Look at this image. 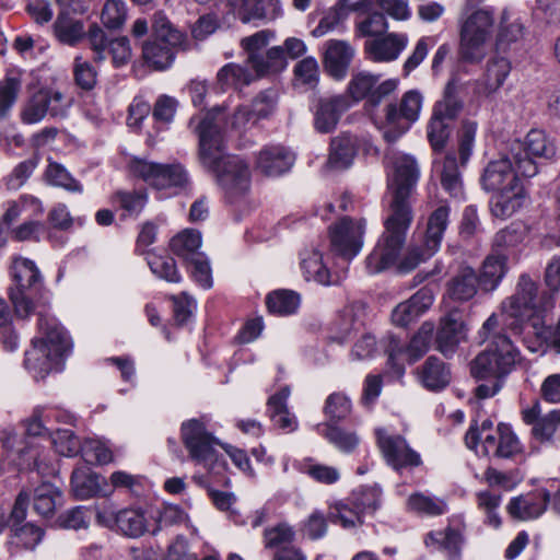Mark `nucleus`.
Instances as JSON below:
<instances>
[{
	"label": "nucleus",
	"mask_w": 560,
	"mask_h": 560,
	"mask_svg": "<svg viewBox=\"0 0 560 560\" xmlns=\"http://www.w3.org/2000/svg\"><path fill=\"white\" fill-rule=\"evenodd\" d=\"M378 79V75L366 71L353 74L348 83V95L353 102L368 98L372 105H378L385 96L392 94L398 86L397 79H388L377 84Z\"/></svg>",
	"instance_id": "nucleus-19"
},
{
	"label": "nucleus",
	"mask_w": 560,
	"mask_h": 560,
	"mask_svg": "<svg viewBox=\"0 0 560 560\" xmlns=\"http://www.w3.org/2000/svg\"><path fill=\"white\" fill-rule=\"evenodd\" d=\"M540 413V405L536 401L530 407L522 410V419L526 424L532 425V435L536 440L546 442L555 435L560 419L556 409L545 416Z\"/></svg>",
	"instance_id": "nucleus-24"
},
{
	"label": "nucleus",
	"mask_w": 560,
	"mask_h": 560,
	"mask_svg": "<svg viewBox=\"0 0 560 560\" xmlns=\"http://www.w3.org/2000/svg\"><path fill=\"white\" fill-rule=\"evenodd\" d=\"M347 500L355 511L360 512V516L363 518L365 514L374 513L380 506L381 490L376 487L361 488L353 491Z\"/></svg>",
	"instance_id": "nucleus-49"
},
{
	"label": "nucleus",
	"mask_w": 560,
	"mask_h": 560,
	"mask_svg": "<svg viewBox=\"0 0 560 560\" xmlns=\"http://www.w3.org/2000/svg\"><path fill=\"white\" fill-rule=\"evenodd\" d=\"M71 13L58 14L54 25L56 38L66 45L73 46L85 35L84 24L81 20L69 16Z\"/></svg>",
	"instance_id": "nucleus-37"
},
{
	"label": "nucleus",
	"mask_w": 560,
	"mask_h": 560,
	"mask_svg": "<svg viewBox=\"0 0 560 560\" xmlns=\"http://www.w3.org/2000/svg\"><path fill=\"white\" fill-rule=\"evenodd\" d=\"M72 491L80 500L90 499L96 495L108 497L112 489H108L107 480L89 469H78L71 477Z\"/></svg>",
	"instance_id": "nucleus-27"
},
{
	"label": "nucleus",
	"mask_w": 560,
	"mask_h": 560,
	"mask_svg": "<svg viewBox=\"0 0 560 560\" xmlns=\"http://www.w3.org/2000/svg\"><path fill=\"white\" fill-rule=\"evenodd\" d=\"M550 497L549 490L540 489L533 494L513 498L508 505V511L514 518L533 520L546 511Z\"/></svg>",
	"instance_id": "nucleus-25"
},
{
	"label": "nucleus",
	"mask_w": 560,
	"mask_h": 560,
	"mask_svg": "<svg viewBox=\"0 0 560 560\" xmlns=\"http://www.w3.org/2000/svg\"><path fill=\"white\" fill-rule=\"evenodd\" d=\"M14 287L10 289V300L15 315L27 318L35 310L34 298L40 289V275L35 264L27 258H15L13 261Z\"/></svg>",
	"instance_id": "nucleus-11"
},
{
	"label": "nucleus",
	"mask_w": 560,
	"mask_h": 560,
	"mask_svg": "<svg viewBox=\"0 0 560 560\" xmlns=\"http://www.w3.org/2000/svg\"><path fill=\"white\" fill-rule=\"evenodd\" d=\"M377 446L386 463L395 469L416 467L421 464L420 455L413 451L399 434H394L385 428H376Z\"/></svg>",
	"instance_id": "nucleus-17"
},
{
	"label": "nucleus",
	"mask_w": 560,
	"mask_h": 560,
	"mask_svg": "<svg viewBox=\"0 0 560 560\" xmlns=\"http://www.w3.org/2000/svg\"><path fill=\"white\" fill-rule=\"evenodd\" d=\"M127 18V8L122 0H107L101 13L102 23L110 30L119 28Z\"/></svg>",
	"instance_id": "nucleus-57"
},
{
	"label": "nucleus",
	"mask_w": 560,
	"mask_h": 560,
	"mask_svg": "<svg viewBox=\"0 0 560 560\" xmlns=\"http://www.w3.org/2000/svg\"><path fill=\"white\" fill-rule=\"evenodd\" d=\"M278 102V93L273 89H267L260 92L250 105L256 121L259 119L268 118L276 110Z\"/></svg>",
	"instance_id": "nucleus-58"
},
{
	"label": "nucleus",
	"mask_w": 560,
	"mask_h": 560,
	"mask_svg": "<svg viewBox=\"0 0 560 560\" xmlns=\"http://www.w3.org/2000/svg\"><path fill=\"white\" fill-rule=\"evenodd\" d=\"M129 173L142 179L156 190L168 191V195L186 186L188 174L179 163H158L148 159L132 158L128 163Z\"/></svg>",
	"instance_id": "nucleus-7"
},
{
	"label": "nucleus",
	"mask_w": 560,
	"mask_h": 560,
	"mask_svg": "<svg viewBox=\"0 0 560 560\" xmlns=\"http://www.w3.org/2000/svg\"><path fill=\"white\" fill-rule=\"evenodd\" d=\"M407 509L418 515L431 517L443 515L448 511L445 500L422 492L412 493L408 498Z\"/></svg>",
	"instance_id": "nucleus-38"
},
{
	"label": "nucleus",
	"mask_w": 560,
	"mask_h": 560,
	"mask_svg": "<svg viewBox=\"0 0 560 560\" xmlns=\"http://www.w3.org/2000/svg\"><path fill=\"white\" fill-rule=\"evenodd\" d=\"M464 339V324L453 315L442 318L436 334V349L445 357L452 355Z\"/></svg>",
	"instance_id": "nucleus-30"
},
{
	"label": "nucleus",
	"mask_w": 560,
	"mask_h": 560,
	"mask_svg": "<svg viewBox=\"0 0 560 560\" xmlns=\"http://www.w3.org/2000/svg\"><path fill=\"white\" fill-rule=\"evenodd\" d=\"M350 105L348 98L342 95L322 98L315 112L314 126L316 130L323 133L332 131L340 116Z\"/></svg>",
	"instance_id": "nucleus-26"
},
{
	"label": "nucleus",
	"mask_w": 560,
	"mask_h": 560,
	"mask_svg": "<svg viewBox=\"0 0 560 560\" xmlns=\"http://www.w3.org/2000/svg\"><path fill=\"white\" fill-rule=\"evenodd\" d=\"M452 124L433 115L427 126L428 140L435 152H441L451 136Z\"/></svg>",
	"instance_id": "nucleus-52"
},
{
	"label": "nucleus",
	"mask_w": 560,
	"mask_h": 560,
	"mask_svg": "<svg viewBox=\"0 0 560 560\" xmlns=\"http://www.w3.org/2000/svg\"><path fill=\"white\" fill-rule=\"evenodd\" d=\"M191 278L203 289L212 287V271L208 257L197 255V257L187 262Z\"/></svg>",
	"instance_id": "nucleus-62"
},
{
	"label": "nucleus",
	"mask_w": 560,
	"mask_h": 560,
	"mask_svg": "<svg viewBox=\"0 0 560 560\" xmlns=\"http://www.w3.org/2000/svg\"><path fill=\"white\" fill-rule=\"evenodd\" d=\"M114 201L124 211L125 218H137L148 202L145 190H119L114 196Z\"/></svg>",
	"instance_id": "nucleus-48"
},
{
	"label": "nucleus",
	"mask_w": 560,
	"mask_h": 560,
	"mask_svg": "<svg viewBox=\"0 0 560 560\" xmlns=\"http://www.w3.org/2000/svg\"><path fill=\"white\" fill-rule=\"evenodd\" d=\"M422 104L423 95L419 90L404 93L399 104H388L383 138L389 143L397 141L419 119Z\"/></svg>",
	"instance_id": "nucleus-14"
},
{
	"label": "nucleus",
	"mask_w": 560,
	"mask_h": 560,
	"mask_svg": "<svg viewBox=\"0 0 560 560\" xmlns=\"http://www.w3.org/2000/svg\"><path fill=\"white\" fill-rule=\"evenodd\" d=\"M201 247V234L195 230H185L184 232L174 236L171 241V248L173 253L182 258L186 264L202 255L199 250Z\"/></svg>",
	"instance_id": "nucleus-39"
},
{
	"label": "nucleus",
	"mask_w": 560,
	"mask_h": 560,
	"mask_svg": "<svg viewBox=\"0 0 560 560\" xmlns=\"http://www.w3.org/2000/svg\"><path fill=\"white\" fill-rule=\"evenodd\" d=\"M153 36L152 40L143 45L142 56L147 65L154 70H164L173 63L176 51L183 45L184 36L161 15H156L154 20Z\"/></svg>",
	"instance_id": "nucleus-10"
},
{
	"label": "nucleus",
	"mask_w": 560,
	"mask_h": 560,
	"mask_svg": "<svg viewBox=\"0 0 560 560\" xmlns=\"http://www.w3.org/2000/svg\"><path fill=\"white\" fill-rule=\"evenodd\" d=\"M522 176L514 165L511 152L499 160L490 161L481 175L482 188L494 191L491 198V213L500 219H506L523 207L526 194L518 177Z\"/></svg>",
	"instance_id": "nucleus-6"
},
{
	"label": "nucleus",
	"mask_w": 560,
	"mask_h": 560,
	"mask_svg": "<svg viewBox=\"0 0 560 560\" xmlns=\"http://www.w3.org/2000/svg\"><path fill=\"white\" fill-rule=\"evenodd\" d=\"M514 165L523 177H533L538 173L536 159H550L556 149L545 131L532 129L523 141H515L510 149Z\"/></svg>",
	"instance_id": "nucleus-12"
},
{
	"label": "nucleus",
	"mask_w": 560,
	"mask_h": 560,
	"mask_svg": "<svg viewBox=\"0 0 560 560\" xmlns=\"http://www.w3.org/2000/svg\"><path fill=\"white\" fill-rule=\"evenodd\" d=\"M420 383L429 390H441L451 382V371L447 365L436 357H429L418 370Z\"/></svg>",
	"instance_id": "nucleus-29"
},
{
	"label": "nucleus",
	"mask_w": 560,
	"mask_h": 560,
	"mask_svg": "<svg viewBox=\"0 0 560 560\" xmlns=\"http://www.w3.org/2000/svg\"><path fill=\"white\" fill-rule=\"evenodd\" d=\"M498 319L499 316L490 315L478 331V338L487 347L470 365L471 375L477 380L504 378L521 361V352L508 335L509 328Z\"/></svg>",
	"instance_id": "nucleus-4"
},
{
	"label": "nucleus",
	"mask_w": 560,
	"mask_h": 560,
	"mask_svg": "<svg viewBox=\"0 0 560 560\" xmlns=\"http://www.w3.org/2000/svg\"><path fill=\"white\" fill-rule=\"evenodd\" d=\"M266 304L270 313L285 316L298 311L301 298L295 291L280 289L267 295Z\"/></svg>",
	"instance_id": "nucleus-44"
},
{
	"label": "nucleus",
	"mask_w": 560,
	"mask_h": 560,
	"mask_svg": "<svg viewBox=\"0 0 560 560\" xmlns=\"http://www.w3.org/2000/svg\"><path fill=\"white\" fill-rule=\"evenodd\" d=\"M154 516L149 511L140 508L122 509L118 511V530L130 538L144 535L150 527V521Z\"/></svg>",
	"instance_id": "nucleus-28"
},
{
	"label": "nucleus",
	"mask_w": 560,
	"mask_h": 560,
	"mask_svg": "<svg viewBox=\"0 0 560 560\" xmlns=\"http://www.w3.org/2000/svg\"><path fill=\"white\" fill-rule=\"evenodd\" d=\"M147 261L151 271L156 277L168 282L178 283L182 281V276L177 270L176 262L173 257L149 253L147 256Z\"/></svg>",
	"instance_id": "nucleus-50"
},
{
	"label": "nucleus",
	"mask_w": 560,
	"mask_h": 560,
	"mask_svg": "<svg viewBox=\"0 0 560 560\" xmlns=\"http://www.w3.org/2000/svg\"><path fill=\"white\" fill-rule=\"evenodd\" d=\"M448 206L442 205L436 208L429 217L422 244L410 245L402 255L413 213L401 209H388L384 219V231L365 259L368 272L376 275L392 267H396L400 273L415 270L440 249L448 225Z\"/></svg>",
	"instance_id": "nucleus-1"
},
{
	"label": "nucleus",
	"mask_w": 560,
	"mask_h": 560,
	"mask_svg": "<svg viewBox=\"0 0 560 560\" xmlns=\"http://www.w3.org/2000/svg\"><path fill=\"white\" fill-rule=\"evenodd\" d=\"M22 89L19 75H5L0 80V119L5 118L15 104Z\"/></svg>",
	"instance_id": "nucleus-51"
},
{
	"label": "nucleus",
	"mask_w": 560,
	"mask_h": 560,
	"mask_svg": "<svg viewBox=\"0 0 560 560\" xmlns=\"http://www.w3.org/2000/svg\"><path fill=\"white\" fill-rule=\"evenodd\" d=\"M256 77L258 75H254L244 66L231 62L219 70L217 80L222 90L230 88L241 89L253 82Z\"/></svg>",
	"instance_id": "nucleus-45"
},
{
	"label": "nucleus",
	"mask_w": 560,
	"mask_h": 560,
	"mask_svg": "<svg viewBox=\"0 0 560 560\" xmlns=\"http://www.w3.org/2000/svg\"><path fill=\"white\" fill-rule=\"evenodd\" d=\"M440 177L442 187L452 197L462 198L464 196L463 183L455 152H447L445 154Z\"/></svg>",
	"instance_id": "nucleus-43"
},
{
	"label": "nucleus",
	"mask_w": 560,
	"mask_h": 560,
	"mask_svg": "<svg viewBox=\"0 0 560 560\" xmlns=\"http://www.w3.org/2000/svg\"><path fill=\"white\" fill-rule=\"evenodd\" d=\"M10 535V546L18 549L33 550L43 539V528L33 523L12 524Z\"/></svg>",
	"instance_id": "nucleus-41"
},
{
	"label": "nucleus",
	"mask_w": 560,
	"mask_h": 560,
	"mask_svg": "<svg viewBox=\"0 0 560 560\" xmlns=\"http://www.w3.org/2000/svg\"><path fill=\"white\" fill-rule=\"evenodd\" d=\"M182 438L190 457L197 463L208 466L209 463L218 460L214 450L218 441L199 420L191 419L184 422Z\"/></svg>",
	"instance_id": "nucleus-18"
},
{
	"label": "nucleus",
	"mask_w": 560,
	"mask_h": 560,
	"mask_svg": "<svg viewBox=\"0 0 560 560\" xmlns=\"http://www.w3.org/2000/svg\"><path fill=\"white\" fill-rule=\"evenodd\" d=\"M62 504L61 491L49 482H43L35 489L34 510L42 516L52 515L58 505Z\"/></svg>",
	"instance_id": "nucleus-40"
},
{
	"label": "nucleus",
	"mask_w": 560,
	"mask_h": 560,
	"mask_svg": "<svg viewBox=\"0 0 560 560\" xmlns=\"http://www.w3.org/2000/svg\"><path fill=\"white\" fill-rule=\"evenodd\" d=\"M456 83L450 81L445 89L442 100L438 101L433 107L432 114L453 124L463 109V102L456 95Z\"/></svg>",
	"instance_id": "nucleus-46"
},
{
	"label": "nucleus",
	"mask_w": 560,
	"mask_h": 560,
	"mask_svg": "<svg viewBox=\"0 0 560 560\" xmlns=\"http://www.w3.org/2000/svg\"><path fill=\"white\" fill-rule=\"evenodd\" d=\"M317 430L329 443L343 453H351L360 442L355 432L339 427L324 424L318 425Z\"/></svg>",
	"instance_id": "nucleus-47"
},
{
	"label": "nucleus",
	"mask_w": 560,
	"mask_h": 560,
	"mask_svg": "<svg viewBox=\"0 0 560 560\" xmlns=\"http://www.w3.org/2000/svg\"><path fill=\"white\" fill-rule=\"evenodd\" d=\"M525 235L526 230L523 224L512 223L494 235L493 246L497 248L515 247L524 241Z\"/></svg>",
	"instance_id": "nucleus-61"
},
{
	"label": "nucleus",
	"mask_w": 560,
	"mask_h": 560,
	"mask_svg": "<svg viewBox=\"0 0 560 560\" xmlns=\"http://www.w3.org/2000/svg\"><path fill=\"white\" fill-rule=\"evenodd\" d=\"M478 277L471 267H463L447 282V295L455 301H469L478 291Z\"/></svg>",
	"instance_id": "nucleus-32"
},
{
	"label": "nucleus",
	"mask_w": 560,
	"mask_h": 560,
	"mask_svg": "<svg viewBox=\"0 0 560 560\" xmlns=\"http://www.w3.org/2000/svg\"><path fill=\"white\" fill-rule=\"evenodd\" d=\"M387 28L388 24L385 15L380 12H373L357 23L355 33L360 37L376 38L386 34Z\"/></svg>",
	"instance_id": "nucleus-56"
},
{
	"label": "nucleus",
	"mask_w": 560,
	"mask_h": 560,
	"mask_svg": "<svg viewBox=\"0 0 560 560\" xmlns=\"http://www.w3.org/2000/svg\"><path fill=\"white\" fill-rule=\"evenodd\" d=\"M290 395L288 387L272 395L267 402V411L273 424L280 429L293 431L296 428V420L287 408V399Z\"/></svg>",
	"instance_id": "nucleus-35"
},
{
	"label": "nucleus",
	"mask_w": 560,
	"mask_h": 560,
	"mask_svg": "<svg viewBox=\"0 0 560 560\" xmlns=\"http://www.w3.org/2000/svg\"><path fill=\"white\" fill-rule=\"evenodd\" d=\"M462 542L460 532L452 526L431 530L424 537V544L428 548L433 551L444 552L450 558L458 556Z\"/></svg>",
	"instance_id": "nucleus-31"
},
{
	"label": "nucleus",
	"mask_w": 560,
	"mask_h": 560,
	"mask_svg": "<svg viewBox=\"0 0 560 560\" xmlns=\"http://www.w3.org/2000/svg\"><path fill=\"white\" fill-rule=\"evenodd\" d=\"M38 330L40 337L32 340L31 348L25 352L24 365L34 378L43 380L62 369L72 342L66 329L48 314L39 313Z\"/></svg>",
	"instance_id": "nucleus-5"
},
{
	"label": "nucleus",
	"mask_w": 560,
	"mask_h": 560,
	"mask_svg": "<svg viewBox=\"0 0 560 560\" xmlns=\"http://www.w3.org/2000/svg\"><path fill=\"white\" fill-rule=\"evenodd\" d=\"M478 124L471 119H464L457 133L458 138V153L460 164L465 165L472 153L475 138L477 133Z\"/></svg>",
	"instance_id": "nucleus-55"
},
{
	"label": "nucleus",
	"mask_w": 560,
	"mask_h": 560,
	"mask_svg": "<svg viewBox=\"0 0 560 560\" xmlns=\"http://www.w3.org/2000/svg\"><path fill=\"white\" fill-rule=\"evenodd\" d=\"M357 154V139L349 133H341L330 142L329 163L335 168H347Z\"/></svg>",
	"instance_id": "nucleus-34"
},
{
	"label": "nucleus",
	"mask_w": 560,
	"mask_h": 560,
	"mask_svg": "<svg viewBox=\"0 0 560 560\" xmlns=\"http://www.w3.org/2000/svg\"><path fill=\"white\" fill-rule=\"evenodd\" d=\"M493 24V15L486 10H477L465 20L459 42V56L463 60L478 63L486 57Z\"/></svg>",
	"instance_id": "nucleus-9"
},
{
	"label": "nucleus",
	"mask_w": 560,
	"mask_h": 560,
	"mask_svg": "<svg viewBox=\"0 0 560 560\" xmlns=\"http://www.w3.org/2000/svg\"><path fill=\"white\" fill-rule=\"evenodd\" d=\"M366 222L364 219L354 220L349 217L340 219L329 230L331 249L347 259H352L364 244Z\"/></svg>",
	"instance_id": "nucleus-15"
},
{
	"label": "nucleus",
	"mask_w": 560,
	"mask_h": 560,
	"mask_svg": "<svg viewBox=\"0 0 560 560\" xmlns=\"http://www.w3.org/2000/svg\"><path fill=\"white\" fill-rule=\"evenodd\" d=\"M295 533L287 524H279L271 528L265 530V546L266 548H277L280 550L283 547H289L293 539Z\"/></svg>",
	"instance_id": "nucleus-64"
},
{
	"label": "nucleus",
	"mask_w": 560,
	"mask_h": 560,
	"mask_svg": "<svg viewBox=\"0 0 560 560\" xmlns=\"http://www.w3.org/2000/svg\"><path fill=\"white\" fill-rule=\"evenodd\" d=\"M272 38L273 33L271 31L261 30L241 40V47L247 54V63L258 77L269 72H278L287 66L282 47L275 46L266 52H261Z\"/></svg>",
	"instance_id": "nucleus-13"
},
{
	"label": "nucleus",
	"mask_w": 560,
	"mask_h": 560,
	"mask_svg": "<svg viewBox=\"0 0 560 560\" xmlns=\"http://www.w3.org/2000/svg\"><path fill=\"white\" fill-rule=\"evenodd\" d=\"M69 103L63 94L40 90L33 94L22 106L20 118L23 124L33 125L42 121L47 114L51 117H65Z\"/></svg>",
	"instance_id": "nucleus-16"
},
{
	"label": "nucleus",
	"mask_w": 560,
	"mask_h": 560,
	"mask_svg": "<svg viewBox=\"0 0 560 560\" xmlns=\"http://www.w3.org/2000/svg\"><path fill=\"white\" fill-rule=\"evenodd\" d=\"M355 49L346 40L329 39L324 45L325 70L336 80L347 75Z\"/></svg>",
	"instance_id": "nucleus-22"
},
{
	"label": "nucleus",
	"mask_w": 560,
	"mask_h": 560,
	"mask_svg": "<svg viewBox=\"0 0 560 560\" xmlns=\"http://www.w3.org/2000/svg\"><path fill=\"white\" fill-rule=\"evenodd\" d=\"M433 332V325L431 323H423L418 332L412 337L406 348V358L410 362H415L424 355L431 343Z\"/></svg>",
	"instance_id": "nucleus-53"
},
{
	"label": "nucleus",
	"mask_w": 560,
	"mask_h": 560,
	"mask_svg": "<svg viewBox=\"0 0 560 560\" xmlns=\"http://www.w3.org/2000/svg\"><path fill=\"white\" fill-rule=\"evenodd\" d=\"M506 257L498 254L488 256L478 277L479 284L485 291L495 290L506 273Z\"/></svg>",
	"instance_id": "nucleus-36"
},
{
	"label": "nucleus",
	"mask_w": 560,
	"mask_h": 560,
	"mask_svg": "<svg viewBox=\"0 0 560 560\" xmlns=\"http://www.w3.org/2000/svg\"><path fill=\"white\" fill-rule=\"evenodd\" d=\"M511 72V63L504 57H494L488 60L482 77L485 91L492 93L498 91Z\"/></svg>",
	"instance_id": "nucleus-42"
},
{
	"label": "nucleus",
	"mask_w": 560,
	"mask_h": 560,
	"mask_svg": "<svg viewBox=\"0 0 560 560\" xmlns=\"http://www.w3.org/2000/svg\"><path fill=\"white\" fill-rule=\"evenodd\" d=\"M501 497L489 491H480L477 493L478 508L486 514V522L498 528L501 525V518L498 514Z\"/></svg>",
	"instance_id": "nucleus-60"
},
{
	"label": "nucleus",
	"mask_w": 560,
	"mask_h": 560,
	"mask_svg": "<svg viewBox=\"0 0 560 560\" xmlns=\"http://www.w3.org/2000/svg\"><path fill=\"white\" fill-rule=\"evenodd\" d=\"M329 518L332 523L339 524L346 529L357 527L363 523L360 512L355 511L348 500L337 502L330 506Z\"/></svg>",
	"instance_id": "nucleus-54"
},
{
	"label": "nucleus",
	"mask_w": 560,
	"mask_h": 560,
	"mask_svg": "<svg viewBox=\"0 0 560 560\" xmlns=\"http://www.w3.org/2000/svg\"><path fill=\"white\" fill-rule=\"evenodd\" d=\"M90 520L91 511L84 506L70 509L58 517L60 527L74 530L88 528Z\"/></svg>",
	"instance_id": "nucleus-63"
},
{
	"label": "nucleus",
	"mask_w": 560,
	"mask_h": 560,
	"mask_svg": "<svg viewBox=\"0 0 560 560\" xmlns=\"http://www.w3.org/2000/svg\"><path fill=\"white\" fill-rule=\"evenodd\" d=\"M386 161L392 164L387 183L390 195L388 209L412 211L409 198L420 175L416 159L398 153L393 156L387 154Z\"/></svg>",
	"instance_id": "nucleus-8"
},
{
	"label": "nucleus",
	"mask_w": 560,
	"mask_h": 560,
	"mask_svg": "<svg viewBox=\"0 0 560 560\" xmlns=\"http://www.w3.org/2000/svg\"><path fill=\"white\" fill-rule=\"evenodd\" d=\"M295 161L294 153L281 144L262 147L255 161L256 168L266 176H280L291 170Z\"/></svg>",
	"instance_id": "nucleus-21"
},
{
	"label": "nucleus",
	"mask_w": 560,
	"mask_h": 560,
	"mask_svg": "<svg viewBox=\"0 0 560 560\" xmlns=\"http://www.w3.org/2000/svg\"><path fill=\"white\" fill-rule=\"evenodd\" d=\"M409 38L405 33H386L364 43L366 58L373 62H392L408 46Z\"/></svg>",
	"instance_id": "nucleus-20"
},
{
	"label": "nucleus",
	"mask_w": 560,
	"mask_h": 560,
	"mask_svg": "<svg viewBox=\"0 0 560 560\" xmlns=\"http://www.w3.org/2000/svg\"><path fill=\"white\" fill-rule=\"evenodd\" d=\"M195 130L199 138V161L212 173L231 199L246 194L250 186L248 165L238 156L228 155L223 136L210 115L199 119Z\"/></svg>",
	"instance_id": "nucleus-2"
},
{
	"label": "nucleus",
	"mask_w": 560,
	"mask_h": 560,
	"mask_svg": "<svg viewBox=\"0 0 560 560\" xmlns=\"http://www.w3.org/2000/svg\"><path fill=\"white\" fill-rule=\"evenodd\" d=\"M301 270L306 281L318 284H331L330 271L323 261V255L317 249H305L301 253Z\"/></svg>",
	"instance_id": "nucleus-33"
},
{
	"label": "nucleus",
	"mask_w": 560,
	"mask_h": 560,
	"mask_svg": "<svg viewBox=\"0 0 560 560\" xmlns=\"http://www.w3.org/2000/svg\"><path fill=\"white\" fill-rule=\"evenodd\" d=\"M45 176L47 182L52 186L62 187L69 191H81V185L71 177L69 172L58 163H49L46 168Z\"/></svg>",
	"instance_id": "nucleus-59"
},
{
	"label": "nucleus",
	"mask_w": 560,
	"mask_h": 560,
	"mask_svg": "<svg viewBox=\"0 0 560 560\" xmlns=\"http://www.w3.org/2000/svg\"><path fill=\"white\" fill-rule=\"evenodd\" d=\"M432 303L433 294L431 290L422 288L394 308L392 320L397 326L406 327L427 312Z\"/></svg>",
	"instance_id": "nucleus-23"
},
{
	"label": "nucleus",
	"mask_w": 560,
	"mask_h": 560,
	"mask_svg": "<svg viewBox=\"0 0 560 560\" xmlns=\"http://www.w3.org/2000/svg\"><path fill=\"white\" fill-rule=\"evenodd\" d=\"M555 307L550 292L540 290L538 283L527 273L520 276L515 291L501 301L498 312L499 324L509 328L513 335H521L529 325L534 335L546 337V314Z\"/></svg>",
	"instance_id": "nucleus-3"
}]
</instances>
